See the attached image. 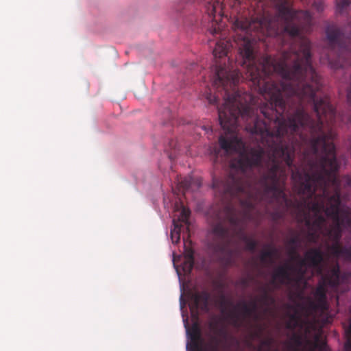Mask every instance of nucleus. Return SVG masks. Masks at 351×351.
I'll use <instances>...</instances> for the list:
<instances>
[{"label":"nucleus","mask_w":351,"mask_h":351,"mask_svg":"<svg viewBox=\"0 0 351 351\" xmlns=\"http://www.w3.org/2000/svg\"><path fill=\"white\" fill-rule=\"evenodd\" d=\"M219 307L222 314L226 315L232 324L234 326H241V319L239 315L234 310H230L229 307L233 305L232 302L227 298L226 295L221 291L219 300L217 301Z\"/></svg>","instance_id":"obj_9"},{"label":"nucleus","mask_w":351,"mask_h":351,"mask_svg":"<svg viewBox=\"0 0 351 351\" xmlns=\"http://www.w3.org/2000/svg\"><path fill=\"white\" fill-rule=\"evenodd\" d=\"M210 299V294L207 291L193 293L191 296L193 304L190 306L191 313L193 314L195 312V313L197 314V310L199 308L204 311H208ZM196 316H197V315H196Z\"/></svg>","instance_id":"obj_11"},{"label":"nucleus","mask_w":351,"mask_h":351,"mask_svg":"<svg viewBox=\"0 0 351 351\" xmlns=\"http://www.w3.org/2000/svg\"><path fill=\"white\" fill-rule=\"evenodd\" d=\"M291 256L292 260L298 259V263L296 267H302L304 268H305L306 266L308 267V262L305 257L304 258H301L300 256L298 258L294 255H291Z\"/></svg>","instance_id":"obj_24"},{"label":"nucleus","mask_w":351,"mask_h":351,"mask_svg":"<svg viewBox=\"0 0 351 351\" xmlns=\"http://www.w3.org/2000/svg\"><path fill=\"white\" fill-rule=\"evenodd\" d=\"M300 243L301 239L298 234H296L289 239L288 245L290 246V255H294L298 258L299 257V254L297 253V249Z\"/></svg>","instance_id":"obj_18"},{"label":"nucleus","mask_w":351,"mask_h":351,"mask_svg":"<svg viewBox=\"0 0 351 351\" xmlns=\"http://www.w3.org/2000/svg\"><path fill=\"white\" fill-rule=\"evenodd\" d=\"M307 3L311 4L312 6L318 12L324 10V2L322 0H306Z\"/></svg>","instance_id":"obj_22"},{"label":"nucleus","mask_w":351,"mask_h":351,"mask_svg":"<svg viewBox=\"0 0 351 351\" xmlns=\"http://www.w3.org/2000/svg\"><path fill=\"white\" fill-rule=\"evenodd\" d=\"M346 254H351V251H350V249H347V250H346Z\"/></svg>","instance_id":"obj_31"},{"label":"nucleus","mask_w":351,"mask_h":351,"mask_svg":"<svg viewBox=\"0 0 351 351\" xmlns=\"http://www.w3.org/2000/svg\"><path fill=\"white\" fill-rule=\"evenodd\" d=\"M350 0H340L337 3L336 12L341 15L348 14L350 6Z\"/></svg>","instance_id":"obj_20"},{"label":"nucleus","mask_w":351,"mask_h":351,"mask_svg":"<svg viewBox=\"0 0 351 351\" xmlns=\"http://www.w3.org/2000/svg\"><path fill=\"white\" fill-rule=\"evenodd\" d=\"M304 256L307 260L308 267L315 269L318 275L324 274L322 265L324 261V253L320 248H311L306 252Z\"/></svg>","instance_id":"obj_10"},{"label":"nucleus","mask_w":351,"mask_h":351,"mask_svg":"<svg viewBox=\"0 0 351 351\" xmlns=\"http://www.w3.org/2000/svg\"><path fill=\"white\" fill-rule=\"evenodd\" d=\"M291 341L296 346H300L302 345L301 337L298 335H293L291 338Z\"/></svg>","instance_id":"obj_26"},{"label":"nucleus","mask_w":351,"mask_h":351,"mask_svg":"<svg viewBox=\"0 0 351 351\" xmlns=\"http://www.w3.org/2000/svg\"><path fill=\"white\" fill-rule=\"evenodd\" d=\"M212 234V241L209 243L210 249L217 256H225L224 261L226 265L232 264L233 255V250L230 248L232 237L223 222L219 221L213 226Z\"/></svg>","instance_id":"obj_4"},{"label":"nucleus","mask_w":351,"mask_h":351,"mask_svg":"<svg viewBox=\"0 0 351 351\" xmlns=\"http://www.w3.org/2000/svg\"><path fill=\"white\" fill-rule=\"evenodd\" d=\"M321 278L315 291V298L319 304L325 308L326 305L327 287H337L339 284L340 268L337 263L325 274H320Z\"/></svg>","instance_id":"obj_6"},{"label":"nucleus","mask_w":351,"mask_h":351,"mask_svg":"<svg viewBox=\"0 0 351 351\" xmlns=\"http://www.w3.org/2000/svg\"><path fill=\"white\" fill-rule=\"evenodd\" d=\"M193 265H194V261L184 259V261L183 262V267H182L183 271L185 273H191V271H192V269L193 268Z\"/></svg>","instance_id":"obj_23"},{"label":"nucleus","mask_w":351,"mask_h":351,"mask_svg":"<svg viewBox=\"0 0 351 351\" xmlns=\"http://www.w3.org/2000/svg\"><path fill=\"white\" fill-rule=\"evenodd\" d=\"M214 351H217V346H215Z\"/></svg>","instance_id":"obj_33"},{"label":"nucleus","mask_w":351,"mask_h":351,"mask_svg":"<svg viewBox=\"0 0 351 351\" xmlns=\"http://www.w3.org/2000/svg\"><path fill=\"white\" fill-rule=\"evenodd\" d=\"M326 36L330 47L337 48L341 53L348 49V45L344 42V35L336 25H329L326 29Z\"/></svg>","instance_id":"obj_8"},{"label":"nucleus","mask_w":351,"mask_h":351,"mask_svg":"<svg viewBox=\"0 0 351 351\" xmlns=\"http://www.w3.org/2000/svg\"><path fill=\"white\" fill-rule=\"evenodd\" d=\"M191 214V211L189 209L186 208L184 206H182V210L180 212V215L178 217V219L176 220L177 222H179L181 224L185 226V228L186 231H189V218Z\"/></svg>","instance_id":"obj_19"},{"label":"nucleus","mask_w":351,"mask_h":351,"mask_svg":"<svg viewBox=\"0 0 351 351\" xmlns=\"http://www.w3.org/2000/svg\"><path fill=\"white\" fill-rule=\"evenodd\" d=\"M306 268L292 267L289 264L278 266L272 274L271 284L278 288L289 285L292 282H299L305 280Z\"/></svg>","instance_id":"obj_5"},{"label":"nucleus","mask_w":351,"mask_h":351,"mask_svg":"<svg viewBox=\"0 0 351 351\" xmlns=\"http://www.w3.org/2000/svg\"><path fill=\"white\" fill-rule=\"evenodd\" d=\"M261 291L262 293L260 296L259 301L263 306L268 307L275 303V299L270 294L267 288L261 287Z\"/></svg>","instance_id":"obj_16"},{"label":"nucleus","mask_w":351,"mask_h":351,"mask_svg":"<svg viewBox=\"0 0 351 351\" xmlns=\"http://www.w3.org/2000/svg\"><path fill=\"white\" fill-rule=\"evenodd\" d=\"M219 27H215L213 29L210 30L211 32V34L215 35V34H217L219 33Z\"/></svg>","instance_id":"obj_28"},{"label":"nucleus","mask_w":351,"mask_h":351,"mask_svg":"<svg viewBox=\"0 0 351 351\" xmlns=\"http://www.w3.org/2000/svg\"><path fill=\"white\" fill-rule=\"evenodd\" d=\"M272 343V339H267L262 341V345L265 346H270Z\"/></svg>","instance_id":"obj_27"},{"label":"nucleus","mask_w":351,"mask_h":351,"mask_svg":"<svg viewBox=\"0 0 351 351\" xmlns=\"http://www.w3.org/2000/svg\"><path fill=\"white\" fill-rule=\"evenodd\" d=\"M192 185H195L197 188H199L201 182L198 179H193L191 177H184L178 180V190L180 193H182L183 195H185L186 192L188 191Z\"/></svg>","instance_id":"obj_12"},{"label":"nucleus","mask_w":351,"mask_h":351,"mask_svg":"<svg viewBox=\"0 0 351 351\" xmlns=\"http://www.w3.org/2000/svg\"><path fill=\"white\" fill-rule=\"evenodd\" d=\"M332 188L333 193L332 194L329 193L328 196L325 195L326 199L324 201V209L322 210V213L324 212L326 216L332 219L331 226L327 227L325 221L322 229L317 231L318 237L315 241L311 236V233L314 232L311 228H309L308 234L310 241L314 243L318 240L321 234L326 236L328 239L332 241V245L328 247L330 254L335 257H339L344 254L345 251L339 243L342 228L346 221L348 225L350 224L351 219L343 213L340 208L341 191L338 178L337 180V186L334 185Z\"/></svg>","instance_id":"obj_2"},{"label":"nucleus","mask_w":351,"mask_h":351,"mask_svg":"<svg viewBox=\"0 0 351 351\" xmlns=\"http://www.w3.org/2000/svg\"><path fill=\"white\" fill-rule=\"evenodd\" d=\"M347 99L348 101H350L351 99V89L350 88H347Z\"/></svg>","instance_id":"obj_29"},{"label":"nucleus","mask_w":351,"mask_h":351,"mask_svg":"<svg viewBox=\"0 0 351 351\" xmlns=\"http://www.w3.org/2000/svg\"><path fill=\"white\" fill-rule=\"evenodd\" d=\"M346 341L345 343V351H351V318H348L347 328L346 329Z\"/></svg>","instance_id":"obj_21"},{"label":"nucleus","mask_w":351,"mask_h":351,"mask_svg":"<svg viewBox=\"0 0 351 351\" xmlns=\"http://www.w3.org/2000/svg\"><path fill=\"white\" fill-rule=\"evenodd\" d=\"M184 259L194 261V252L192 250H186L184 252Z\"/></svg>","instance_id":"obj_25"},{"label":"nucleus","mask_w":351,"mask_h":351,"mask_svg":"<svg viewBox=\"0 0 351 351\" xmlns=\"http://www.w3.org/2000/svg\"><path fill=\"white\" fill-rule=\"evenodd\" d=\"M241 307L242 314L244 317H250L254 315L257 310V302L256 301H252L250 304H247L245 302H242L234 306V309Z\"/></svg>","instance_id":"obj_14"},{"label":"nucleus","mask_w":351,"mask_h":351,"mask_svg":"<svg viewBox=\"0 0 351 351\" xmlns=\"http://www.w3.org/2000/svg\"><path fill=\"white\" fill-rule=\"evenodd\" d=\"M248 80L268 102L239 90L240 79H212L217 94L208 87L203 94L210 104L223 98L218 116L226 136L219 145L226 154L240 153L213 187L253 215L258 204L277 203L282 208L270 213L271 220L290 210L314 230L315 241L325 221V195L338 178L335 109L321 91V79Z\"/></svg>","instance_id":"obj_1"},{"label":"nucleus","mask_w":351,"mask_h":351,"mask_svg":"<svg viewBox=\"0 0 351 351\" xmlns=\"http://www.w3.org/2000/svg\"><path fill=\"white\" fill-rule=\"evenodd\" d=\"M202 128L206 132H208V130H211V128L208 126H203Z\"/></svg>","instance_id":"obj_30"},{"label":"nucleus","mask_w":351,"mask_h":351,"mask_svg":"<svg viewBox=\"0 0 351 351\" xmlns=\"http://www.w3.org/2000/svg\"><path fill=\"white\" fill-rule=\"evenodd\" d=\"M267 247V250L261 252L260 259L263 263H266L267 259L270 260V263H273L274 258L278 254V250L276 247L271 245H269Z\"/></svg>","instance_id":"obj_15"},{"label":"nucleus","mask_w":351,"mask_h":351,"mask_svg":"<svg viewBox=\"0 0 351 351\" xmlns=\"http://www.w3.org/2000/svg\"><path fill=\"white\" fill-rule=\"evenodd\" d=\"M325 346H326V345H325L324 343H323V344H322V348H323V349H325Z\"/></svg>","instance_id":"obj_32"},{"label":"nucleus","mask_w":351,"mask_h":351,"mask_svg":"<svg viewBox=\"0 0 351 351\" xmlns=\"http://www.w3.org/2000/svg\"><path fill=\"white\" fill-rule=\"evenodd\" d=\"M226 217L233 230L234 235L245 243V248L250 252H254L257 242L249 237L245 233L247 223L254 220V216L249 210L237 212L231 206H226Z\"/></svg>","instance_id":"obj_3"},{"label":"nucleus","mask_w":351,"mask_h":351,"mask_svg":"<svg viewBox=\"0 0 351 351\" xmlns=\"http://www.w3.org/2000/svg\"><path fill=\"white\" fill-rule=\"evenodd\" d=\"M173 228L171 230V239L173 243H178L180 239V233L182 229L184 228L183 224L177 222L176 219L173 220Z\"/></svg>","instance_id":"obj_17"},{"label":"nucleus","mask_w":351,"mask_h":351,"mask_svg":"<svg viewBox=\"0 0 351 351\" xmlns=\"http://www.w3.org/2000/svg\"><path fill=\"white\" fill-rule=\"evenodd\" d=\"M193 2L203 5L204 12L209 20L217 23L223 16V7L219 0H192Z\"/></svg>","instance_id":"obj_7"},{"label":"nucleus","mask_w":351,"mask_h":351,"mask_svg":"<svg viewBox=\"0 0 351 351\" xmlns=\"http://www.w3.org/2000/svg\"><path fill=\"white\" fill-rule=\"evenodd\" d=\"M189 335L191 341V346L193 347V351H196L199 349V342L201 339L200 329L197 324H193L189 331Z\"/></svg>","instance_id":"obj_13"}]
</instances>
